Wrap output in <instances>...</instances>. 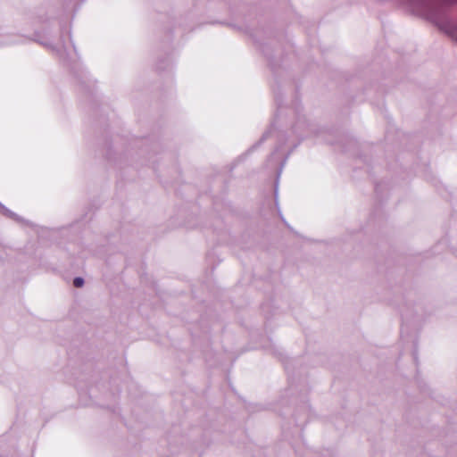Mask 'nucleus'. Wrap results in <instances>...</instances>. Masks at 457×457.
Instances as JSON below:
<instances>
[{
  "instance_id": "f257e3e1",
  "label": "nucleus",
  "mask_w": 457,
  "mask_h": 457,
  "mask_svg": "<svg viewBox=\"0 0 457 457\" xmlns=\"http://www.w3.org/2000/svg\"><path fill=\"white\" fill-rule=\"evenodd\" d=\"M83 284H84V280H83V278H76L73 280V285H74V287H82V286H83Z\"/></svg>"
}]
</instances>
